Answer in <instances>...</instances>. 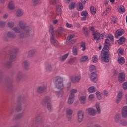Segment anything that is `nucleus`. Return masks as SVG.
Here are the masks:
<instances>
[{"label":"nucleus","instance_id":"c85d7f7f","mask_svg":"<svg viewBox=\"0 0 127 127\" xmlns=\"http://www.w3.org/2000/svg\"><path fill=\"white\" fill-rule=\"evenodd\" d=\"M68 54H66L64 56H61L59 59L60 61H61V62H64V61L67 59V57H68Z\"/></svg>","mask_w":127,"mask_h":127},{"label":"nucleus","instance_id":"423d86ee","mask_svg":"<svg viewBox=\"0 0 127 127\" xmlns=\"http://www.w3.org/2000/svg\"><path fill=\"white\" fill-rule=\"evenodd\" d=\"M66 117L68 122L72 120V115H73V110L70 108H67L66 109Z\"/></svg>","mask_w":127,"mask_h":127},{"label":"nucleus","instance_id":"f257e3e1","mask_svg":"<svg viewBox=\"0 0 127 127\" xmlns=\"http://www.w3.org/2000/svg\"><path fill=\"white\" fill-rule=\"evenodd\" d=\"M110 40H111V41L114 40V36L112 35H109L107 37V39L105 40V46L102 51L103 56L101 57V60L106 63H108V62L110 61V59H111L110 54H109L110 46L111 45Z\"/></svg>","mask_w":127,"mask_h":127},{"label":"nucleus","instance_id":"de8ad7c7","mask_svg":"<svg viewBox=\"0 0 127 127\" xmlns=\"http://www.w3.org/2000/svg\"><path fill=\"white\" fill-rule=\"evenodd\" d=\"M92 61L93 63H97V62H98V56H97V55L93 56Z\"/></svg>","mask_w":127,"mask_h":127},{"label":"nucleus","instance_id":"393cba45","mask_svg":"<svg viewBox=\"0 0 127 127\" xmlns=\"http://www.w3.org/2000/svg\"><path fill=\"white\" fill-rule=\"evenodd\" d=\"M7 36L9 38H15L16 37L15 33H13V32H8L7 33Z\"/></svg>","mask_w":127,"mask_h":127},{"label":"nucleus","instance_id":"7ed1b4c3","mask_svg":"<svg viewBox=\"0 0 127 127\" xmlns=\"http://www.w3.org/2000/svg\"><path fill=\"white\" fill-rule=\"evenodd\" d=\"M49 31L52 35L51 37V43L52 45H54V46H58L59 45V42H58L54 38V35L55 34L54 33L53 26L52 25H50V26Z\"/></svg>","mask_w":127,"mask_h":127},{"label":"nucleus","instance_id":"09e8293b","mask_svg":"<svg viewBox=\"0 0 127 127\" xmlns=\"http://www.w3.org/2000/svg\"><path fill=\"white\" fill-rule=\"evenodd\" d=\"M7 26L10 28H12L14 26V23L12 21H9L7 23Z\"/></svg>","mask_w":127,"mask_h":127},{"label":"nucleus","instance_id":"a211bd4d","mask_svg":"<svg viewBox=\"0 0 127 127\" xmlns=\"http://www.w3.org/2000/svg\"><path fill=\"white\" fill-rule=\"evenodd\" d=\"M22 65L26 70H28V69H29V62L27 60L24 61L22 63Z\"/></svg>","mask_w":127,"mask_h":127},{"label":"nucleus","instance_id":"aec40b11","mask_svg":"<svg viewBox=\"0 0 127 127\" xmlns=\"http://www.w3.org/2000/svg\"><path fill=\"white\" fill-rule=\"evenodd\" d=\"M56 87L59 90H63V89H64V84L63 83V82L56 83Z\"/></svg>","mask_w":127,"mask_h":127},{"label":"nucleus","instance_id":"4468645a","mask_svg":"<svg viewBox=\"0 0 127 127\" xmlns=\"http://www.w3.org/2000/svg\"><path fill=\"white\" fill-rule=\"evenodd\" d=\"M87 111L90 116H96V114H97L96 110H95L94 108H88L87 109Z\"/></svg>","mask_w":127,"mask_h":127},{"label":"nucleus","instance_id":"680f3d73","mask_svg":"<svg viewBox=\"0 0 127 127\" xmlns=\"http://www.w3.org/2000/svg\"><path fill=\"white\" fill-rule=\"evenodd\" d=\"M123 88L124 90H127V82L124 83L123 84Z\"/></svg>","mask_w":127,"mask_h":127},{"label":"nucleus","instance_id":"052dcab7","mask_svg":"<svg viewBox=\"0 0 127 127\" xmlns=\"http://www.w3.org/2000/svg\"><path fill=\"white\" fill-rule=\"evenodd\" d=\"M5 26V22L3 21H0V27H4Z\"/></svg>","mask_w":127,"mask_h":127},{"label":"nucleus","instance_id":"dca6fc26","mask_svg":"<svg viewBox=\"0 0 127 127\" xmlns=\"http://www.w3.org/2000/svg\"><path fill=\"white\" fill-rule=\"evenodd\" d=\"M124 33H125L124 30H122V29L117 30L116 32L115 37L116 38H118L119 36H122V35H123Z\"/></svg>","mask_w":127,"mask_h":127},{"label":"nucleus","instance_id":"4be33fe9","mask_svg":"<svg viewBox=\"0 0 127 127\" xmlns=\"http://www.w3.org/2000/svg\"><path fill=\"white\" fill-rule=\"evenodd\" d=\"M24 12H23V10H22L21 9H19L18 10H17V11H16V16L17 17H19L20 16H22V15H23Z\"/></svg>","mask_w":127,"mask_h":127},{"label":"nucleus","instance_id":"20e7f679","mask_svg":"<svg viewBox=\"0 0 127 127\" xmlns=\"http://www.w3.org/2000/svg\"><path fill=\"white\" fill-rule=\"evenodd\" d=\"M51 101V98H50V97H46L43 100L42 102V104L44 106L47 104V108L48 111H50V112H51V111L53 110V107H52L51 103H50Z\"/></svg>","mask_w":127,"mask_h":127},{"label":"nucleus","instance_id":"2eb2a0df","mask_svg":"<svg viewBox=\"0 0 127 127\" xmlns=\"http://www.w3.org/2000/svg\"><path fill=\"white\" fill-rule=\"evenodd\" d=\"M81 16H83L81 18V20H87L88 19V12L86 10L83 11L80 13Z\"/></svg>","mask_w":127,"mask_h":127},{"label":"nucleus","instance_id":"4d7b16f0","mask_svg":"<svg viewBox=\"0 0 127 127\" xmlns=\"http://www.w3.org/2000/svg\"><path fill=\"white\" fill-rule=\"evenodd\" d=\"M120 124L121 126H127V121L126 120H121Z\"/></svg>","mask_w":127,"mask_h":127},{"label":"nucleus","instance_id":"79ce46f5","mask_svg":"<svg viewBox=\"0 0 127 127\" xmlns=\"http://www.w3.org/2000/svg\"><path fill=\"white\" fill-rule=\"evenodd\" d=\"M80 47L81 48H82V51H85V50H86V44L83 42H81Z\"/></svg>","mask_w":127,"mask_h":127},{"label":"nucleus","instance_id":"f03ea898","mask_svg":"<svg viewBox=\"0 0 127 127\" xmlns=\"http://www.w3.org/2000/svg\"><path fill=\"white\" fill-rule=\"evenodd\" d=\"M19 26L21 29L19 35L20 38H25L30 34L31 28L26 26V24L23 21L20 20L19 21Z\"/></svg>","mask_w":127,"mask_h":127},{"label":"nucleus","instance_id":"0eeeda50","mask_svg":"<svg viewBox=\"0 0 127 127\" xmlns=\"http://www.w3.org/2000/svg\"><path fill=\"white\" fill-rule=\"evenodd\" d=\"M47 89V86L45 85H41L37 87V93L39 94L40 95L41 94H44L46 92V90Z\"/></svg>","mask_w":127,"mask_h":127},{"label":"nucleus","instance_id":"72a5a7b5","mask_svg":"<svg viewBox=\"0 0 127 127\" xmlns=\"http://www.w3.org/2000/svg\"><path fill=\"white\" fill-rule=\"evenodd\" d=\"M89 70L91 72V74L92 73H96V66L94 65H91L89 67Z\"/></svg>","mask_w":127,"mask_h":127},{"label":"nucleus","instance_id":"ea45409f","mask_svg":"<svg viewBox=\"0 0 127 127\" xmlns=\"http://www.w3.org/2000/svg\"><path fill=\"white\" fill-rule=\"evenodd\" d=\"M84 6L82 3H78V5L77 6V10L78 11H82V10L83 9Z\"/></svg>","mask_w":127,"mask_h":127},{"label":"nucleus","instance_id":"2f4dec72","mask_svg":"<svg viewBox=\"0 0 127 127\" xmlns=\"http://www.w3.org/2000/svg\"><path fill=\"white\" fill-rule=\"evenodd\" d=\"M118 63L120 64V65H123V64H125V62H126V60L124 57H121L118 59Z\"/></svg>","mask_w":127,"mask_h":127},{"label":"nucleus","instance_id":"412c9836","mask_svg":"<svg viewBox=\"0 0 127 127\" xmlns=\"http://www.w3.org/2000/svg\"><path fill=\"white\" fill-rule=\"evenodd\" d=\"M54 81L56 84V83H61L63 82V78L59 76H56L54 79Z\"/></svg>","mask_w":127,"mask_h":127},{"label":"nucleus","instance_id":"6ab92c4d","mask_svg":"<svg viewBox=\"0 0 127 127\" xmlns=\"http://www.w3.org/2000/svg\"><path fill=\"white\" fill-rule=\"evenodd\" d=\"M90 79L91 81H92L94 83H96L98 79V76H97V74L96 73H91Z\"/></svg>","mask_w":127,"mask_h":127},{"label":"nucleus","instance_id":"f704fd0d","mask_svg":"<svg viewBox=\"0 0 127 127\" xmlns=\"http://www.w3.org/2000/svg\"><path fill=\"white\" fill-rule=\"evenodd\" d=\"M12 30H13V31L16 33H20L21 31V28H20V27H15L13 28Z\"/></svg>","mask_w":127,"mask_h":127},{"label":"nucleus","instance_id":"a878e982","mask_svg":"<svg viewBox=\"0 0 127 127\" xmlns=\"http://www.w3.org/2000/svg\"><path fill=\"white\" fill-rule=\"evenodd\" d=\"M115 123H121V114H116L114 117Z\"/></svg>","mask_w":127,"mask_h":127},{"label":"nucleus","instance_id":"69168bd1","mask_svg":"<svg viewBox=\"0 0 127 127\" xmlns=\"http://www.w3.org/2000/svg\"><path fill=\"white\" fill-rule=\"evenodd\" d=\"M66 27H67V28H71L73 27V25L69 24L68 23H66Z\"/></svg>","mask_w":127,"mask_h":127},{"label":"nucleus","instance_id":"9b49d317","mask_svg":"<svg viewBox=\"0 0 127 127\" xmlns=\"http://www.w3.org/2000/svg\"><path fill=\"white\" fill-rule=\"evenodd\" d=\"M84 113L83 111H78L77 113V119L79 123L83 122V120H84Z\"/></svg>","mask_w":127,"mask_h":127},{"label":"nucleus","instance_id":"0e129e2a","mask_svg":"<svg viewBox=\"0 0 127 127\" xmlns=\"http://www.w3.org/2000/svg\"><path fill=\"white\" fill-rule=\"evenodd\" d=\"M22 117H23V114L20 113V114H18L16 116V119H20V118H22Z\"/></svg>","mask_w":127,"mask_h":127},{"label":"nucleus","instance_id":"6e6d98bb","mask_svg":"<svg viewBox=\"0 0 127 127\" xmlns=\"http://www.w3.org/2000/svg\"><path fill=\"white\" fill-rule=\"evenodd\" d=\"M33 5H37L38 3H40V0H32Z\"/></svg>","mask_w":127,"mask_h":127},{"label":"nucleus","instance_id":"774afa93","mask_svg":"<svg viewBox=\"0 0 127 127\" xmlns=\"http://www.w3.org/2000/svg\"><path fill=\"white\" fill-rule=\"evenodd\" d=\"M12 51L14 53H16L17 52H18V49L17 48H15L13 49Z\"/></svg>","mask_w":127,"mask_h":127},{"label":"nucleus","instance_id":"5fc2aeb1","mask_svg":"<svg viewBox=\"0 0 127 127\" xmlns=\"http://www.w3.org/2000/svg\"><path fill=\"white\" fill-rule=\"evenodd\" d=\"M56 94L57 95H58V97H62V95L64 94V92L61 91H57L56 92Z\"/></svg>","mask_w":127,"mask_h":127},{"label":"nucleus","instance_id":"1a4fd4ad","mask_svg":"<svg viewBox=\"0 0 127 127\" xmlns=\"http://www.w3.org/2000/svg\"><path fill=\"white\" fill-rule=\"evenodd\" d=\"M70 81L72 83H79L80 82V80H81V76L80 75H75L71 76L70 77Z\"/></svg>","mask_w":127,"mask_h":127},{"label":"nucleus","instance_id":"864d4df0","mask_svg":"<svg viewBox=\"0 0 127 127\" xmlns=\"http://www.w3.org/2000/svg\"><path fill=\"white\" fill-rule=\"evenodd\" d=\"M94 99H95V95L90 94L89 96V97H88L89 101H91V102H93L94 101Z\"/></svg>","mask_w":127,"mask_h":127},{"label":"nucleus","instance_id":"13d9d810","mask_svg":"<svg viewBox=\"0 0 127 127\" xmlns=\"http://www.w3.org/2000/svg\"><path fill=\"white\" fill-rule=\"evenodd\" d=\"M97 99L98 100H101L102 99V96H101V92H99V91L96 92V93Z\"/></svg>","mask_w":127,"mask_h":127},{"label":"nucleus","instance_id":"bb28decb","mask_svg":"<svg viewBox=\"0 0 127 127\" xmlns=\"http://www.w3.org/2000/svg\"><path fill=\"white\" fill-rule=\"evenodd\" d=\"M8 7L9 9H14L15 8L14 2L13 1H10L8 3Z\"/></svg>","mask_w":127,"mask_h":127},{"label":"nucleus","instance_id":"39448f33","mask_svg":"<svg viewBox=\"0 0 127 127\" xmlns=\"http://www.w3.org/2000/svg\"><path fill=\"white\" fill-rule=\"evenodd\" d=\"M93 36L94 40H96V42L98 43L101 39H103L104 38V34H101L100 32L95 31V33L92 34Z\"/></svg>","mask_w":127,"mask_h":127},{"label":"nucleus","instance_id":"e2e57ef3","mask_svg":"<svg viewBox=\"0 0 127 127\" xmlns=\"http://www.w3.org/2000/svg\"><path fill=\"white\" fill-rule=\"evenodd\" d=\"M74 62V59H70L69 61H68V63L69 64H70V65H72V64H73Z\"/></svg>","mask_w":127,"mask_h":127},{"label":"nucleus","instance_id":"37998d69","mask_svg":"<svg viewBox=\"0 0 127 127\" xmlns=\"http://www.w3.org/2000/svg\"><path fill=\"white\" fill-rule=\"evenodd\" d=\"M36 122L37 123H43L44 121L43 118L41 116H38L36 119Z\"/></svg>","mask_w":127,"mask_h":127},{"label":"nucleus","instance_id":"5701e85b","mask_svg":"<svg viewBox=\"0 0 127 127\" xmlns=\"http://www.w3.org/2000/svg\"><path fill=\"white\" fill-rule=\"evenodd\" d=\"M122 98H123V92H120L117 95L116 99V102L117 104H119V103L122 101Z\"/></svg>","mask_w":127,"mask_h":127},{"label":"nucleus","instance_id":"6e6552de","mask_svg":"<svg viewBox=\"0 0 127 127\" xmlns=\"http://www.w3.org/2000/svg\"><path fill=\"white\" fill-rule=\"evenodd\" d=\"M16 57L14 55H11L9 58V61L6 63V66L9 68L11 66V62H13V61H15L16 60Z\"/></svg>","mask_w":127,"mask_h":127},{"label":"nucleus","instance_id":"e433bc0d","mask_svg":"<svg viewBox=\"0 0 127 127\" xmlns=\"http://www.w3.org/2000/svg\"><path fill=\"white\" fill-rule=\"evenodd\" d=\"M126 41V38L125 37H122L118 41V43L120 45H122V44H124L125 42Z\"/></svg>","mask_w":127,"mask_h":127},{"label":"nucleus","instance_id":"58836bf2","mask_svg":"<svg viewBox=\"0 0 127 127\" xmlns=\"http://www.w3.org/2000/svg\"><path fill=\"white\" fill-rule=\"evenodd\" d=\"M35 53V51H34V50H30L28 52V56L29 57H33Z\"/></svg>","mask_w":127,"mask_h":127},{"label":"nucleus","instance_id":"f8f14e48","mask_svg":"<svg viewBox=\"0 0 127 127\" xmlns=\"http://www.w3.org/2000/svg\"><path fill=\"white\" fill-rule=\"evenodd\" d=\"M75 37V34H72L69 35L67 38V41L70 42L71 44H74L76 42V39H73Z\"/></svg>","mask_w":127,"mask_h":127},{"label":"nucleus","instance_id":"c756f323","mask_svg":"<svg viewBox=\"0 0 127 127\" xmlns=\"http://www.w3.org/2000/svg\"><path fill=\"white\" fill-rule=\"evenodd\" d=\"M77 92H78V90L77 89H72L70 90V93L69 94V96H70V97H73V98H75V94Z\"/></svg>","mask_w":127,"mask_h":127},{"label":"nucleus","instance_id":"3c124183","mask_svg":"<svg viewBox=\"0 0 127 127\" xmlns=\"http://www.w3.org/2000/svg\"><path fill=\"white\" fill-rule=\"evenodd\" d=\"M46 69L48 72H51V70H52V66H51V64L47 65Z\"/></svg>","mask_w":127,"mask_h":127},{"label":"nucleus","instance_id":"8fccbe9b","mask_svg":"<svg viewBox=\"0 0 127 127\" xmlns=\"http://www.w3.org/2000/svg\"><path fill=\"white\" fill-rule=\"evenodd\" d=\"M88 60V57L87 56H85L84 57H82L80 60V62H85Z\"/></svg>","mask_w":127,"mask_h":127},{"label":"nucleus","instance_id":"7c9ffc66","mask_svg":"<svg viewBox=\"0 0 127 127\" xmlns=\"http://www.w3.org/2000/svg\"><path fill=\"white\" fill-rule=\"evenodd\" d=\"M118 12L120 13H124V12H126V8L123 5H121L118 8Z\"/></svg>","mask_w":127,"mask_h":127},{"label":"nucleus","instance_id":"cd10ccee","mask_svg":"<svg viewBox=\"0 0 127 127\" xmlns=\"http://www.w3.org/2000/svg\"><path fill=\"white\" fill-rule=\"evenodd\" d=\"M72 54L73 55H74V56H76V55H78V47H77V46H73Z\"/></svg>","mask_w":127,"mask_h":127},{"label":"nucleus","instance_id":"473e14b6","mask_svg":"<svg viewBox=\"0 0 127 127\" xmlns=\"http://www.w3.org/2000/svg\"><path fill=\"white\" fill-rule=\"evenodd\" d=\"M22 77H23L22 73L18 72L16 75V80L17 81H19L20 80H21V79L22 78Z\"/></svg>","mask_w":127,"mask_h":127},{"label":"nucleus","instance_id":"a19ab883","mask_svg":"<svg viewBox=\"0 0 127 127\" xmlns=\"http://www.w3.org/2000/svg\"><path fill=\"white\" fill-rule=\"evenodd\" d=\"M86 97L85 96L80 97L79 100H80L81 103L85 104L86 103Z\"/></svg>","mask_w":127,"mask_h":127},{"label":"nucleus","instance_id":"338daca9","mask_svg":"<svg viewBox=\"0 0 127 127\" xmlns=\"http://www.w3.org/2000/svg\"><path fill=\"white\" fill-rule=\"evenodd\" d=\"M51 3L53 5L56 4V2H57V0H50Z\"/></svg>","mask_w":127,"mask_h":127},{"label":"nucleus","instance_id":"bf43d9fd","mask_svg":"<svg viewBox=\"0 0 127 127\" xmlns=\"http://www.w3.org/2000/svg\"><path fill=\"white\" fill-rule=\"evenodd\" d=\"M117 20H118V19L117 17H115L114 16H112V22H113V23H116Z\"/></svg>","mask_w":127,"mask_h":127},{"label":"nucleus","instance_id":"4c0bfd02","mask_svg":"<svg viewBox=\"0 0 127 127\" xmlns=\"http://www.w3.org/2000/svg\"><path fill=\"white\" fill-rule=\"evenodd\" d=\"M89 93H95L96 92V88L94 86H91L88 89Z\"/></svg>","mask_w":127,"mask_h":127},{"label":"nucleus","instance_id":"a18cd8bd","mask_svg":"<svg viewBox=\"0 0 127 127\" xmlns=\"http://www.w3.org/2000/svg\"><path fill=\"white\" fill-rule=\"evenodd\" d=\"M75 6H76L75 2H72L68 6L69 9H74L75 8Z\"/></svg>","mask_w":127,"mask_h":127},{"label":"nucleus","instance_id":"c03bdc74","mask_svg":"<svg viewBox=\"0 0 127 127\" xmlns=\"http://www.w3.org/2000/svg\"><path fill=\"white\" fill-rule=\"evenodd\" d=\"M95 106H96V110L97 111V113L98 114H101V107H100V104L96 103Z\"/></svg>","mask_w":127,"mask_h":127},{"label":"nucleus","instance_id":"49530a36","mask_svg":"<svg viewBox=\"0 0 127 127\" xmlns=\"http://www.w3.org/2000/svg\"><path fill=\"white\" fill-rule=\"evenodd\" d=\"M96 8L94 6H91L90 7V12L92 14H96Z\"/></svg>","mask_w":127,"mask_h":127},{"label":"nucleus","instance_id":"9d476101","mask_svg":"<svg viewBox=\"0 0 127 127\" xmlns=\"http://www.w3.org/2000/svg\"><path fill=\"white\" fill-rule=\"evenodd\" d=\"M125 80H126L125 73L124 72L119 73L118 76V81L120 83H123V82H125Z\"/></svg>","mask_w":127,"mask_h":127},{"label":"nucleus","instance_id":"c9c22d12","mask_svg":"<svg viewBox=\"0 0 127 127\" xmlns=\"http://www.w3.org/2000/svg\"><path fill=\"white\" fill-rule=\"evenodd\" d=\"M74 98L75 97H73L72 96H69L68 101H67L68 105H72V104L74 103Z\"/></svg>","mask_w":127,"mask_h":127},{"label":"nucleus","instance_id":"603ef678","mask_svg":"<svg viewBox=\"0 0 127 127\" xmlns=\"http://www.w3.org/2000/svg\"><path fill=\"white\" fill-rule=\"evenodd\" d=\"M16 111L17 112H20L21 111L22 108L21 107V104H18L16 107Z\"/></svg>","mask_w":127,"mask_h":127},{"label":"nucleus","instance_id":"f3484780","mask_svg":"<svg viewBox=\"0 0 127 127\" xmlns=\"http://www.w3.org/2000/svg\"><path fill=\"white\" fill-rule=\"evenodd\" d=\"M62 6L60 5H57L56 6V13L57 15H60V14H62Z\"/></svg>","mask_w":127,"mask_h":127},{"label":"nucleus","instance_id":"ddd939ff","mask_svg":"<svg viewBox=\"0 0 127 127\" xmlns=\"http://www.w3.org/2000/svg\"><path fill=\"white\" fill-rule=\"evenodd\" d=\"M122 117L123 119H127V106H125L121 112Z\"/></svg>","mask_w":127,"mask_h":127},{"label":"nucleus","instance_id":"b1692460","mask_svg":"<svg viewBox=\"0 0 127 127\" xmlns=\"http://www.w3.org/2000/svg\"><path fill=\"white\" fill-rule=\"evenodd\" d=\"M82 31L83 32L84 35L86 37H88L90 34V32L89 30H88V28L86 27H83L82 29Z\"/></svg>","mask_w":127,"mask_h":127}]
</instances>
